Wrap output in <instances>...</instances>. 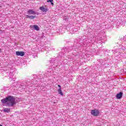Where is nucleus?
Returning a JSON list of instances; mask_svg holds the SVG:
<instances>
[{
	"label": "nucleus",
	"instance_id": "obj_9",
	"mask_svg": "<svg viewBox=\"0 0 126 126\" xmlns=\"http://www.w3.org/2000/svg\"><path fill=\"white\" fill-rule=\"evenodd\" d=\"M122 98H123V93H119L116 95V98L118 99V100H121Z\"/></svg>",
	"mask_w": 126,
	"mask_h": 126
},
{
	"label": "nucleus",
	"instance_id": "obj_27",
	"mask_svg": "<svg viewBox=\"0 0 126 126\" xmlns=\"http://www.w3.org/2000/svg\"><path fill=\"white\" fill-rule=\"evenodd\" d=\"M0 126H2V125H0Z\"/></svg>",
	"mask_w": 126,
	"mask_h": 126
},
{
	"label": "nucleus",
	"instance_id": "obj_7",
	"mask_svg": "<svg viewBox=\"0 0 126 126\" xmlns=\"http://www.w3.org/2000/svg\"><path fill=\"white\" fill-rule=\"evenodd\" d=\"M40 10H41L42 12H47L48 10L49 9L47 7H44V6H42L40 7H39Z\"/></svg>",
	"mask_w": 126,
	"mask_h": 126
},
{
	"label": "nucleus",
	"instance_id": "obj_5",
	"mask_svg": "<svg viewBox=\"0 0 126 126\" xmlns=\"http://www.w3.org/2000/svg\"><path fill=\"white\" fill-rule=\"evenodd\" d=\"M30 27L31 29H34V30H36V31H40V28H39V26H38L37 25H31Z\"/></svg>",
	"mask_w": 126,
	"mask_h": 126
},
{
	"label": "nucleus",
	"instance_id": "obj_11",
	"mask_svg": "<svg viewBox=\"0 0 126 126\" xmlns=\"http://www.w3.org/2000/svg\"><path fill=\"white\" fill-rule=\"evenodd\" d=\"M27 84H28V83L26 81L24 82V83H22V87H23V88L24 89H25V88H26V87H27Z\"/></svg>",
	"mask_w": 126,
	"mask_h": 126
},
{
	"label": "nucleus",
	"instance_id": "obj_21",
	"mask_svg": "<svg viewBox=\"0 0 126 126\" xmlns=\"http://www.w3.org/2000/svg\"><path fill=\"white\" fill-rule=\"evenodd\" d=\"M69 30H70V32H74V30H73V29H70Z\"/></svg>",
	"mask_w": 126,
	"mask_h": 126
},
{
	"label": "nucleus",
	"instance_id": "obj_16",
	"mask_svg": "<svg viewBox=\"0 0 126 126\" xmlns=\"http://www.w3.org/2000/svg\"><path fill=\"white\" fill-rule=\"evenodd\" d=\"M3 112L4 113H9L10 112V108H4Z\"/></svg>",
	"mask_w": 126,
	"mask_h": 126
},
{
	"label": "nucleus",
	"instance_id": "obj_20",
	"mask_svg": "<svg viewBox=\"0 0 126 126\" xmlns=\"http://www.w3.org/2000/svg\"><path fill=\"white\" fill-rule=\"evenodd\" d=\"M54 0H47V2H53Z\"/></svg>",
	"mask_w": 126,
	"mask_h": 126
},
{
	"label": "nucleus",
	"instance_id": "obj_25",
	"mask_svg": "<svg viewBox=\"0 0 126 126\" xmlns=\"http://www.w3.org/2000/svg\"><path fill=\"white\" fill-rule=\"evenodd\" d=\"M125 49H124V47H122V50H124Z\"/></svg>",
	"mask_w": 126,
	"mask_h": 126
},
{
	"label": "nucleus",
	"instance_id": "obj_6",
	"mask_svg": "<svg viewBox=\"0 0 126 126\" xmlns=\"http://www.w3.org/2000/svg\"><path fill=\"white\" fill-rule=\"evenodd\" d=\"M16 56H19L20 57H23L25 56V53L23 51H16Z\"/></svg>",
	"mask_w": 126,
	"mask_h": 126
},
{
	"label": "nucleus",
	"instance_id": "obj_17",
	"mask_svg": "<svg viewBox=\"0 0 126 126\" xmlns=\"http://www.w3.org/2000/svg\"><path fill=\"white\" fill-rule=\"evenodd\" d=\"M60 57H64V53L63 52H60L59 53Z\"/></svg>",
	"mask_w": 126,
	"mask_h": 126
},
{
	"label": "nucleus",
	"instance_id": "obj_2",
	"mask_svg": "<svg viewBox=\"0 0 126 126\" xmlns=\"http://www.w3.org/2000/svg\"><path fill=\"white\" fill-rule=\"evenodd\" d=\"M91 114L94 117H97V116H99L100 114V111L98 109L92 110L91 111Z\"/></svg>",
	"mask_w": 126,
	"mask_h": 126
},
{
	"label": "nucleus",
	"instance_id": "obj_10",
	"mask_svg": "<svg viewBox=\"0 0 126 126\" xmlns=\"http://www.w3.org/2000/svg\"><path fill=\"white\" fill-rule=\"evenodd\" d=\"M73 48H72V47H68L67 48H64V51L65 53V54H68V52H69V51L71 50H72Z\"/></svg>",
	"mask_w": 126,
	"mask_h": 126
},
{
	"label": "nucleus",
	"instance_id": "obj_22",
	"mask_svg": "<svg viewBox=\"0 0 126 126\" xmlns=\"http://www.w3.org/2000/svg\"><path fill=\"white\" fill-rule=\"evenodd\" d=\"M63 20H65V21H67V18H63Z\"/></svg>",
	"mask_w": 126,
	"mask_h": 126
},
{
	"label": "nucleus",
	"instance_id": "obj_23",
	"mask_svg": "<svg viewBox=\"0 0 126 126\" xmlns=\"http://www.w3.org/2000/svg\"><path fill=\"white\" fill-rule=\"evenodd\" d=\"M58 87H59V88H61V87H62L61 86V85H58Z\"/></svg>",
	"mask_w": 126,
	"mask_h": 126
},
{
	"label": "nucleus",
	"instance_id": "obj_18",
	"mask_svg": "<svg viewBox=\"0 0 126 126\" xmlns=\"http://www.w3.org/2000/svg\"><path fill=\"white\" fill-rule=\"evenodd\" d=\"M50 63H55V62H56V59H51L50 60Z\"/></svg>",
	"mask_w": 126,
	"mask_h": 126
},
{
	"label": "nucleus",
	"instance_id": "obj_3",
	"mask_svg": "<svg viewBox=\"0 0 126 126\" xmlns=\"http://www.w3.org/2000/svg\"><path fill=\"white\" fill-rule=\"evenodd\" d=\"M91 40L88 39V38H86L82 40V42H81V45H83V46H87V45H89L90 43H91Z\"/></svg>",
	"mask_w": 126,
	"mask_h": 126
},
{
	"label": "nucleus",
	"instance_id": "obj_12",
	"mask_svg": "<svg viewBox=\"0 0 126 126\" xmlns=\"http://www.w3.org/2000/svg\"><path fill=\"white\" fill-rule=\"evenodd\" d=\"M116 25H117V26H120V25H123V21H122V20L120 19V21H116Z\"/></svg>",
	"mask_w": 126,
	"mask_h": 126
},
{
	"label": "nucleus",
	"instance_id": "obj_24",
	"mask_svg": "<svg viewBox=\"0 0 126 126\" xmlns=\"http://www.w3.org/2000/svg\"><path fill=\"white\" fill-rule=\"evenodd\" d=\"M51 4L52 5H54V2H51Z\"/></svg>",
	"mask_w": 126,
	"mask_h": 126
},
{
	"label": "nucleus",
	"instance_id": "obj_1",
	"mask_svg": "<svg viewBox=\"0 0 126 126\" xmlns=\"http://www.w3.org/2000/svg\"><path fill=\"white\" fill-rule=\"evenodd\" d=\"M2 104H7L9 107H13L16 104L15 98L13 96L9 95L4 99H1Z\"/></svg>",
	"mask_w": 126,
	"mask_h": 126
},
{
	"label": "nucleus",
	"instance_id": "obj_14",
	"mask_svg": "<svg viewBox=\"0 0 126 126\" xmlns=\"http://www.w3.org/2000/svg\"><path fill=\"white\" fill-rule=\"evenodd\" d=\"M58 92V94H60V95H62V96L63 95V92L62 91V88H59L57 90Z\"/></svg>",
	"mask_w": 126,
	"mask_h": 126
},
{
	"label": "nucleus",
	"instance_id": "obj_19",
	"mask_svg": "<svg viewBox=\"0 0 126 126\" xmlns=\"http://www.w3.org/2000/svg\"><path fill=\"white\" fill-rule=\"evenodd\" d=\"M57 32H58V33H59V34H62V30H60L59 31H59H58V30H57Z\"/></svg>",
	"mask_w": 126,
	"mask_h": 126
},
{
	"label": "nucleus",
	"instance_id": "obj_13",
	"mask_svg": "<svg viewBox=\"0 0 126 126\" xmlns=\"http://www.w3.org/2000/svg\"><path fill=\"white\" fill-rule=\"evenodd\" d=\"M14 72H10L9 73L10 78H11V79H13V78H14Z\"/></svg>",
	"mask_w": 126,
	"mask_h": 126
},
{
	"label": "nucleus",
	"instance_id": "obj_26",
	"mask_svg": "<svg viewBox=\"0 0 126 126\" xmlns=\"http://www.w3.org/2000/svg\"><path fill=\"white\" fill-rule=\"evenodd\" d=\"M119 50H120V49H117L116 51H119Z\"/></svg>",
	"mask_w": 126,
	"mask_h": 126
},
{
	"label": "nucleus",
	"instance_id": "obj_4",
	"mask_svg": "<svg viewBox=\"0 0 126 126\" xmlns=\"http://www.w3.org/2000/svg\"><path fill=\"white\" fill-rule=\"evenodd\" d=\"M79 53H77L76 55H74V54H72V56L69 55L68 57V59L69 61H73V60H76L77 58H78V55Z\"/></svg>",
	"mask_w": 126,
	"mask_h": 126
},
{
	"label": "nucleus",
	"instance_id": "obj_8",
	"mask_svg": "<svg viewBox=\"0 0 126 126\" xmlns=\"http://www.w3.org/2000/svg\"><path fill=\"white\" fill-rule=\"evenodd\" d=\"M28 14H32L33 15H35L36 14V12L34 11L33 9H29L27 11Z\"/></svg>",
	"mask_w": 126,
	"mask_h": 126
},
{
	"label": "nucleus",
	"instance_id": "obj_15",
	"mask_svg": "<svg viewBox=\"0 0 126 126\" xmlns=\"http://www.w3.org/2000/svg\"><path fill=\"white\" fill-rule=\"evenodd\" d=\"M26 16L27 18H29V19H34L36 17L35 16H29L28 15H27Z\"/></svg>",
	"mask_w": 126,
	"mask_h": 126
}]
</instances>
